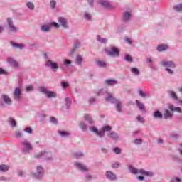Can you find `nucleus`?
<instances>
[{"instance_id":"f257e3e1","label":"nucleus","mask_w":182,"mask_h":182,"mask_svg":"<svg viewBox=\"0 0 182 182\" xmlns=\"http://www.w3.org/2000/svg\"><path fill=\"white\" fill-rule=\"evenodd\" d=\"M89 130L91 133H94L97 137H100L102 139L105 137V134L106 132H112V127L107 125L102 127V129H99L95 126L89 127Z\"/></svg>"},{"instance_id":"f03ea898","label":"nucleus","mask_w":182,"mask_h":182,"mask_svg":"<svg viewBox=\"0 0 182 182\" xmlns=\"http://www.w3.org/2000/svg\"><path fill=\"white\" fill-rule=\"evenodd\" d=\"M44 58L45 59H47L45 63V66H46V68H50V69L53 70V72H58V69H59V64L49 59V53H45Z\"/></svg>"},{"instance_id":"7ed1b4c3","label":"nucleus","mask_w":182,"mask_h":182,"mask_svg":"<svg viewBox=\"0 0 182 182\" xmlns=\"http://www.w3.org/2000/svg\"><path fill=\"white\" fill-rule=\"evenodd\" d=\"M6 23L9 33H18V32L19 31V28L15 25V23H14V20L11 18H7Z\"/></svg>"},{"instance_id":"20e7f679","label":"nucleus","mask_w":182,"mask_h":182,"mask_svg":"<svg viewBox=\"0 0 182 182\" xmlns=\"http://www.w3.org/2000/svg\"><path fill=\"white\" fill-rule=\"evenodd\" d=\"M21 144L22 146V151L23 153H31V151H33V146H32V144L28 141V139H24L21 142Z\"/></svg>"},{"instance_id":"39448f33","label":"nucleus","mask_w":182,"mask_h":182,"mask_svg":"<svg viewBox=\"0 0 182 182\" xmlns=\"http://www.w3.org/2000/svg\"><path fill=\"white\" fill-rule=\"evenodd\" d=\"M105 53L108 56H111L112 58H116L119 56L120 51L116 47H111L109 49L105 50Z\"/></svg>"},{"instance_id":"423d86ee","label":"nucleus","mask_w":182,"mask_h":182,"mask_svg":"<svg viewBox=\"0 0 182 182\" xmlns=\"http://www.w3.org/2000/svg\"><path fill=\"white\" fill-rule=\"evenodd\" d=\"M74 166L80 171H82V173H87L89 171V168L80 162H74Z\"/></svg>"},{"instance_id":"0eeeda50","label":"nucleus","mask_w":182,"mask_h":182,"mask_svg":"<svg viewBox=\"0 0 182 182\" xmlns=\"http://www.w3.org/2000/svg\"><path fill=\"white\" fill-rule=\"evenodd\" d=\"M13 99L16 102L22 100V93L21 92V89L19 87H16L13 91Z\"/></svg>"},{"instance_id":"6e6552de","label":"nucleus","mask_w":182,"mask_h":182,"mask_svg":"<svg viewBox=\"0 0 182 182\" xmlns=\"http://www.w3.org/2000/svg\"><path fill=\"white\" fill-rule=\"evenodd\" d=\"M107 137L111 139V140H113L114 141H118V140H120V136L116 132H107Z\"/></svg>"},{"instance_id":"1a4fd4ad","label":"nucleus","mask_w":182,"mask_h":182,"mask_svg":"<svg viewBox=\"0 0 182 182\" xmlns=\"http://www.w3.org/2000/svg\"><path fill=\"white\" fill-rule=\"evenodd\" d=\"M45 173V171L43 170V167L42 166H37V172L34 173L33 176L37 180H41L42 177H43V174Z\"/></svg>"},{"instance_id":"9d476101","label":"nucleus","mask_w":182,"mask_h":182,"mask_svg":"<svg viewBox=\"0 0 182 182\" xmlns=\"http://www.w3.org/2000/svg\"><path fill=\"white\" fill-rule=\"evenodd\" d=\"M160 65L164 66V68H172L173 69L176 68V63L171 60H162L160 62Z\"/></svg>"},{"instance_id":"9b49d317","label":"nucleus","mask_w":182,"mask_h":182,"mask_svg":"<svg viewBox=\"0 0 182 182\" xmlns=\"http://www.w3.org/2000/svg\"><path fill=\"white\" fill-rule=\"evenodd\" d=\"M81 46V43L80 41H75L74 42V46H73V48H72L70 50V52H69V55L70 56H73V55H75V53H76V50H77V49H79Z\"/></svg>"},{"instance_id":"f8f14e48","label":"nucleus","mask_w":182,"mask_h":182,"mask_svg":"<svg viewBox=\"0 0 182 182\" xmlns=\"http://www.w3.org/2000/svg\"><path fill=\"white\" fill-rule=\"evenodd\" d=\"M105 177L106 178H107V180H109L110 181H114L117 180V175H116V173L111 171H107L105 173Z\"/></svg>"},{"instance_id":"ddd939ff","label":"nucleus","mask_w":182,"mask_h":182,"mask_svg":"<svg viewBox=\"0 0 182 182\" xmlns=\"http://www.w3.org/2000/svg\"><path fill=\"white\" fill-rule=\"evenodd\" d=\"M58 22L60 25V26H62L63 29H68V19L63 17H59L58 18Z\"/></svg>"},{"instance_id":"4468645a","label":"nucleus","mask_w":182,"mask_h":182,"mask_svg":"<svg viewBox=\"0 0 182 182\" xmlns=\"http://www.w3.org/2000/svg\"><path fill=\"white\" fill-rule=\"evenodd\" d=\"M132 19V11H127L122 14V21L123 22H129Z\"/></svg>"},{"instance_id":"2eb2a0df","label":"nucleus","mask_w":182,"mask_h":182,"mask_svg":"<svg viewBox=\"0 0 182 182\" xmlns=\"http://www.w3.org/2000/svg\"><path fill=\"white\" fill-rule=\"evenodd\" d=\"M1 99L4 102V105H6L7 106H11L12 105L13 102L11 97H9L8 95L3 94L1 95Z\"/></svg>"},{"instance_id":"dca6fc26","label":"nucleus","mask_w":182,"mask_h":182,"mask_svg":"<svg viewBox=\"0 0 182 182\" xmlns=\"http://www.w3.org/2000/svg\"><path fill=\"white\" fill-rule=\"evenodd\" d=\"M99 4L102 5V6H103L104 8H107L108 9H112V8H114L113 6L107 1L100 0L99 1Z\"/></svg>"},{"instance_id":"f3484780","label":"nucleus","mask_w":182,"mask_h":182,"mask_svg":"<svg viewBox=\"0 0 182 182\" xmlns=\"http://www.w3.org/2000/svg\"><path fill=\"white\" fill-rule=\"evenodd\" d=\"M139 174H141V176H146L147 177H153V176H154L153 171H145L144 169H139Z\"/></svg>"},{"instance_id":"a211bd4d","label":"nucleus","mask_w":182,"mask_h":182,"mask_svg":"<svg viewBox=\"0 0 182 182\" xmlns=\"http://www.w3.org/2000/svg\"><path fill=\"white\" fill-rule=\"evenodd\" d=\"M50 25L48 24H43L41 26L40 30L41 32H45L46 33H49V31L51 30Z\"/></svg>"},{"instance_id":"6ab92c4d","label":"nucleus","mask_w":182,"mask_h":182,"mask_svg":"<svg viewBox=\"0 0 182 182\" xmlns=\"http://www.w3.org/2000/svg\"><path fill=\"white\" fill-rule=\"evenodd\" d=\"M84 119L85 122L88 123V124H93V123H95V120L93 119L92 115L90 114H85L84 115Z\"/></svg>"},{"instance_id":"aec40b11","label":"nucleus","mask_w":182,"mask_h":182,"mask_svg":"<svg viewBox=\"0 0 182 182\" xmlns=\"http://www.w3.org/2000/svg\"><path fill=\"white\" fill-rule=\"evenodd\" d=\"M168 107L172 112H177V113H182V109L180 107H176L173 105H170Z\"/></svg>"},{"instance_id":"412c9836","label":"nucleus","mask_w":182,"mask_h":182,"mask_svg":"<svg viewBox=\"0 0 182 182\" xmlns=\"http://www.w3.org/2000/svg\"><path fill=\"white\" fill-rule=\"evenodd\" d=\"M82 62H83V57L80 55H77L75 57V65H77L78 66H82Z\"/></svg>"},{"instance_id":"4be33fe9","label":"nucleus","mask_w":182,"mask_h":182,"mask_svg":"<svg viewBox=\"0 0 182 182\" xmlns=\"http://www.w3.org/2000/svg\"><path fill=\"white\" fill-rule=\"evenodd\" d=\"M48 154H46V151H41L40 153L36 154L34 155L35 159H44L46 157Z\"/></svg>"},{"instance_id":"5701e85b","label":"nucleus","mask_w":182,"mask_h":182,"mask_svg":"<svg viewBox=\"0 0 182 182\" xmlns=\"http://www.w3.org/2000/svg\"><path fill=\"white\" fill-rule=\"evenodd\" d=\"M118 100H119L114 98V97H113V95H112V94H110V93H108V95L106 98V101L107 102H110L111 103H115Z\"/></svg>"},{"instance_id":"b1692460","label":"nucleus","mask_w":182,"mask_h":182,"mask_svg":"<svg viewBox=\"0 0 182 182\" xmlns=\"http://www.w3.org/2000/svg\"><path fill=\"white\" fill-rule=\"evenodd\" d=\"M9 168H11V167H9V166H8L6 164H1L0 165V172L1 173H6L7 171H9Z\"/></svg>"},{"instance_id":"393cba45","label":"nucleus","mask_w":182,"mask_h":182,"mask_svg":"<svg viewBox=\"0 0 182 182\" xmlns=\"http://www.w3.org/2000/svg\"><path fill=\"white\" fill-rule=\"evenodd\" d=\"M171 117H173V112H171L168 109H165V112L164 113V118L165 119H171Z\"/></svg>"},{"instance_id":"a878e982","label":"nucleus","mask_w":182,"mask_h":182,"mask_svg":"<svg viewBox=\"0 0 182 182\" xmlns=\"http://www.w3.org/2000/svg\"><path fill=\"white\" fill-rule=\"evenodd\" d=\"M136 106H138L139 109L141 111V112H144L145 113H146V108L144 107V104L140 102V101L139 100H136Z\"/></svg>"},{"instance_id":"bb28decb","label":"nucleus","mask_w":182,"mask_h":182,"mask_svg":"<svg viewBox=\"0 0 182 182\" xmlns=\"http://www.w3.org/2000/svg\"><path fill=\"white\" fill-rule=\"evenodd\" d=\"M153 117H154V119H163V114L160 111L157 110V111L154 112Z\"/></svg>"},{"instance_id":"cd10ccee","label":"nucleus","mask_w":182,"mask_h":182,"mask_svg":"<svg viewBox=\"0 0 182 182\" xmlns=\"http://www.w3.org/2000/svg\"><path fill=\"white\" fill-rule=\"evenodd\" d=\"M105 83L107 86H114V85H117V81L116 80H106Z\"/></svg>"},{"instance_id":"c85d7f7f","label":"nucleus","mask_w":182,"mask_h":182,"mask_svg":"<svg viewBox=\"0 0 182 182\" xmlns=\"http://www.w3.org/2000/svg\"><path fill=\"white\" fill-rule=\"evenodd\" d=\"M11 46H13V48H15L16 49H20L22 50L25 48V45L23 44H18L14 42L11 43Z\"/></svg>"},{"instance_id":"c756f323","label":"nucleus","mask_w":182,"mask_h":182,"mask_svg":"<svg viewBox=\"0 0 182 182\" xmlns=\"http://www.w3.org/2000/svg\"><path fill=\"white\" fill-rule=\"evenodd\" d=\"M167 49H168L167 46L164 44L159 45L156 48V50H158V52H164V50H167Z\"/></svg>"},{"instance_id":"7c9ffc66","label":"nucleus","mask_w":182,"mask_h":182,"mask_svg":"<svg viewBox=\"0 0 182 182\" xmlns=\"http://www.w3.org/2000/svg\"><path fill=\"white\" fill-rule=\"evenodd\" d=\"M65 102L66 109H70V106L72 105V100L70 99V97H65Z\"/></svg>"},{"instance_id":"2f4dec72","label":"nucleus","mask_w":182,"mask_h":182,"mask_svg":"<svg viewBox=\"0 0 182 182\" xmlns=\"http://www.w3.org/2000/svg\"><path fill=\"white\" fill-rule=\"evenodd\" d=\"M129 170L130 173H132V174H139V173H140V170H139L132 166H129Z\"/></svg>"},{"instance_id":"473e14b6","label":"nucleus","mask_w":182,"mask_h":182,"mask_svg":"<svg viewBox=\"0 0 182 182\" xmlns=\"http://www.w3.org/2000/svg\"><path fill=\"white\" fill-rule=\"evenodd\" d=\"M46 154H47V156H44V160H46V161L54 160L53 156H52L51 153L46 151Z\"/></svg>"},{"instance_id":"72a5a7b5","label":"nucleus","mask_w":182,"mask_h":182,"mask_svg":"<svg viewBox=\"0 0 182 182\" xmlns=\"http://www.w3.org/2000/svg\"><path fill=\"white\" fill-rule=\"evenodd\" d=\"M96 64L97 65V66H99V68H102L103 69L106 68L107 66L106 63L105 61H102V60H97L96 62Z\"/></svg>"},{"instance_id":"f704fd0d","label":"nucleus","mask_w":182,"mask_h":182,"mask_svg":"<svg viewBox=\"0 0 182 182\" xmlns=\"http://www.w3.org/2000/svg\"><path fill=\"white\" fill-rule=\"evenodd\" d=\"M138 93L141 97H143L144 99H147L149 97V95H147V92H144L142 90H139Z\"/></svg>"},{"instance_id":"c9c22d12","label":"nucleus","mask_w":182,"mask_h":182,"mask_svg":"<svg viewBox=\"0 0 182 182\" xmlns=\"http://www.w3.org/2000/svg\"><path fill=\"white\" fill-rule=\"evenodd\" d=\"M82 15L85 19H86L87 21H92V14H90V13L87 11H84Z\"/></svg>"},{"instance_id":"e433bc0d","label":"nucleus","mask_w":182,"mask_h":182,"mask_svg":"<svg viewBox=\"0 0 182 182\" xmlns=\"http://www.w3.org/2000/svg\"><path fill=\"white\" fill-rule=\"evenodd\" d=\"M122 104L121 101L119 100L115 102L117 111L119 112V113L122 112Z\"/></svg>"},{"instance_id":"4c0bfd02","label":"nucleus","mask_w":182,"mask_h":182,"mask_svg":"<svg viewBox=\"0 0 182 182\" xmlns=\"http://www.w3.org/2000/svg\"><path fill=\"white\" fill-rule=\"evenodd\" d=\"M97 41L100 43H107V38H102L100 35L97 36Z\"/></svg>"},{"instance_id":"58836bf2","label":"nucleus","mask_w":182,"mask_h":182,"mask_svg":"<svg viewBox=\"0 0 182 182\" xmlns=\"http://www.w3.org/2000/svg\"><path fill=\"white\" fill-rule=\"evenodd\" d=\"M79 127L82 132H87V125H86L85 122H80L79 123Z\"/></svg>"},{"instance_id":"ea45409f","label":"nucleus","mask_w":182,"mask_h":182,"mask_svg":"<svg viewBox=\"0 0 182 182\" xmlns=\"http://www.w3.org/2000/svg\"><path fill=\"white\" fill-rule=\"evenodd\" d=\"M74 158L75 159H82V157H84L85 154L83 152H75L73 154Z\"/></svg>"},{"instance_id":"a19ab883","label":"nucleus","mask_w":182,"mask_h":182,"mask_svg":"<svg viewBox=\"0 0 182 182\" xmlns=\"http://www.w3.org/2000/svg\"><path fill=\"white\" fill-rule=\"evenodd\" d=\"M58 134H60L61 137H68L70 136V133L66 131H58Z\"/></svg>"},{"instance_id":"79ce46f5","label":"nucleus","mask_w":182,"mask_h":182,"mask_svg":"<svg viewBox=\"0 0 182 182\" xmlns=\"http://www.w3.org/2000/svg\"><path fill=\"white\" fill-rule=\"evenodd\" d=\"M106 93H107V91L106 90L100 89L95 92V95L98 96H103V95H106Z\"/></svg>"},{"instance_id":"37998d69","label":"nucleus","mask_w":182,"mask_h":182,"mask_svg":"<svg viewBox=\"0 0 182 182\" xmlns=\"http://www.w3.org/2000/svg\"><path fill=\"white\" fill-rule=\"evenodd\" d=\"M169 95L171 98L173 99V100H178V97L177 96V94L174 91H169Z\"/></svg>"},{"instance_id":"c03bdc74","label":"nucleus","mask_w":182,"mask_h":182,"mask_svg":"<svg viewBox=\"0 0 182 182\" xmlns=\"http://www.w3.org/2000/svg\"><path fill=\"white\" fill-rule=\"evenodd\" d=\"M26 6L28 8V9H31V11H33V9H35V4H33V3L31 1L27 2Z\"/></svg>"},{"instance_id":"a18cd8bd","label":"nucleus","mask_w":182,"mask_h":182,"mask_svg":"<svg viewBox=\"0 0 182 182\" xmlns=\"http://www.w3.org/2000/svg\"><path fill=\"white\" fill-rule=\"evenodd\" d=\"M23 136V133L22 132H18V131L15 132L14 137H16V139H21Z\"/></svg>"},{"instance_id":"49530a36","label":"nucleus","mask_w":182,"mask_h":182,"mask_svg":"<svg viewBox=\"0 0 182 182\" xmlns=\"http://www.w3.org/2000/svg\"><path fill=\"white\" fill-rule=\"evenodd\" d=\"M131 72L136 76H139L140 75V71L136 68H131Z\"/></svg>"},{"instance_id":"de8ad7c7","label":"nucleus","mask_w":182,"mask_h":182,"mask_svg":"<svg viewBox=\"0 0 182 182\" xmlns=\"http://www.w3.org/2000/svg\"><path fill=\"white\" fill-rule=\"evenodd\" d=\"M38 91H40L41 93H43L44 95H46L48 90L46 87L41 86L38 87Z\"/></svg>"},{"instance_id":"09e8293b","label":"nucleus","mask_w":182,"mask_h":182,"mask_svg":"<svg viewBox=\"0 0 182 182\" xmlns=\"http://www.w3.org/2000/svg\"><path fill=\"white\" fill-rule=\"evenodd\" d=\"M47 97H56V93L52 91H47V94H46Z\"/></svg>"},{"instance_id":"8fccbe9b","label":"nucleus","mask_w":182,"mask_h":182,"mask_svg":"<svg viewBox=\"0 0 182 182\" xmlns=\"http://www.w3.org/2000/svg\"><path fill=\"white\" fill-rule=\"evenodd\" d=\"M173 9H175V11H176L177 12H181V11H182V4L174 6Z\"/></svg>"},{"instance_id":"3c124183","label":"nucleus","mask_w":182,"mask_h":182,"mask_svg":"<svg viewBox=\"0 0 182 182\" xmlns=\"http://www.w3.org/2000/svg\"><path fill=\"white\" fill-rule=\"evenodd\" d=\"M9 123L11 127H15V126H16V122H15L13 118H9Z\"/></svg>"},{"instance_id":"603ef678","label":"nucleus","mask_w":182,"mask_h":182,"mask_svg":"<svg viewBox=\"0 0 182 182\" xmlns=\"http://www.w3.org/2000/svg\"><path fill=\"white\" fill-rule=\"evenodd\" d=\"M136 119L139 123H144V122H146L144 118H143V117H141V115H138Z\"/></svg>"},{"instance_id":"864d4df0","label":"nucleus","mask_w":182,"mask_h":182,"mask_svg":"<svg viewBox=\"0 0 182 182\" xmlns=\"http://www.w3.org/2000/svg\"><path fill=\"white\" fill-rule=\"evenodd\" d=\"M125 60H126L127 62L132 63V62H133V58H132L130 55L127 54V55H125Z\"/></svg>"},{"instance_id":"5fc2aeb1","label":"nucleus","mask_w":182,"mask_h":182,"mask_svg":"<svg viewBox=\"0 0 182 182\" xmlns=\"http://www.w3.org/2000/svg\"><path fill=\"white\" fill-rule=\"evenodd\" d=\"M134 144H136V146H139L140 144H141V143H143V139H136L134 141Z\"/></svg>"},{"instance_id":"6e6d98bb","label":"nucleus","mask_w":182,"mask_h":182,"mask_svg":"<svg viewBox=\"0 0 182 182\" xmlns=\"http://www.w3.org/2000/svg\"><path fill=\"white\" fill-rule=\"evenodd\" d=\"M113 151L115 154H120L122 153V149L119 147H115L113 149Z\"/></svg>"},{"instance_id":"4d7b16f0","label":"nucleus","mask_w":182,"mask_h":182,"mask_svg":"<svg viewBox=\"0 0 182 182\" xmlns=\"http://www.w3.org/2000/svg\"><path fill=\"white\" fill-rule=\"evenodd\" d=\"M49 24L50 25V28H52V26L56 28H60V25L56 22L50 23Z\"/></svg>"},{"instance_id":"13d9d810","label":"nucleus","mask_w":182,"mask_h":182,"mask_svg":"<svg viewBox=\"0 0 182 182\" xmlns=\"http://www.w3.org/2000/svg\"><path fill=\"white\" fill-rule=\"evenodd\" d=\"M50 8L51 9H55L56 6V1L55 0H51L50 2Z\"/></svg>"},{"instance_id":"bf43d9fd","label":"nucleus","mask_w":182,"mask_h":182,"mask_svg":"<svg viewBox=\"0 0 182 182\" xmlns=\"http://www.w3.org/2000/svg\"><path fill=\"white\" fill-rule=\"evenodd\" d=\"M111 166L112 167V168H119V167H120V163L114 162L112 164Z\"/></svg>"},{"instance_id":"052dcab7","label":"nucleus","mask_w":182,"mask_h":182,"mask_svg":"<svg viewBox=\"0 0 182 182\" xmlns=\"http://www.w3.org/2000/svg\"><path fill=\"white\" fill-rule=\"evenodd\" d=\"M24 132H26V133H28V134H32V133H33V130H32V128L31 127L25 128Z\"/></svg>"},{"instance_id":"680f3d73","label":"nucleus","mask_w":182,"mask_h":182,"mask_svg":"<svg viewBox=\"0 0 182 182\" xmlns=\"http://www.w3.org/2000/svg\"><path fill=\"white\" fill-rule=\"evenodd\" d=\"M93 178V176H92V175L90 173H87L85 175V179L87 181H90V180H92Z\"/></svg>"},{"instance_id":"e2e57ef3","label":"nucleus","mask_w":182,"mask_h":182,"mask_svg":"<svg viewBox=\"0 0 182 182\" xmlns=\"http://www.w3.org/2000/svg\"><path fill=\"white\" fill-rule=\"evenodd\" d=\"M148 66H149V68L152 69V70H157V68L156 67H154V64H153V63H149Z\"/></svg>"},{"instance_id":"0e129e2a","label":"nucleus","mask_w":182,"mask_h":182,"mask_svg":"<svg viewBox=\"0 0 182 182\" xmlns=\"http://www.w3.org/2000/svg\"><path fill=\"white\" fill-rule=\"evenodd\" d=\"M89 103H90V105H93V103H95L96 102V98H95V97H90V99H89Z\"/></svg>"},{"instance_id":"69168bd1","label":"nucleus","mask_w":182,"mask_h":182,"mask_svg":"<svg viewBox=\"0 0 182 182\" xmlns=\"http://www.w3.org/2000/svg\"><path fill=\"white\" fill-rule=\"evenodd\" d=\"M170 182H181V179H180L178 177H176V178H173Z\"/></svg>"},{"instance_id":"338daca9","label":"nucleus","mask_w":182,"mask_h":182,"mask_svg":"<svg viewBox=\"0 0 182 182\" xmlns=\"http://www.w3.org/2000/svg\"><path fill=\"white\" fill-rule=\"evenodd\" d=\"M14 60H15V59L11 58V57L7 58V62H8V63H10V65H12Z\"/></svg>"},{"instance_id":"774afa93","label":"nucleus","mask_w":182,"mask_h":182,"mask_svg":"<svg viewBox=\"0 0 182 182\" xmlns=\"http://www.w3.org/2000/svg\"><path fill=\"white\" fill-rule=\"evenodd\" d=\"M14 60H15V59L11 58V57L7 58V62H8V63H10V65H12Z\"/></svg>"}]
</instances>
